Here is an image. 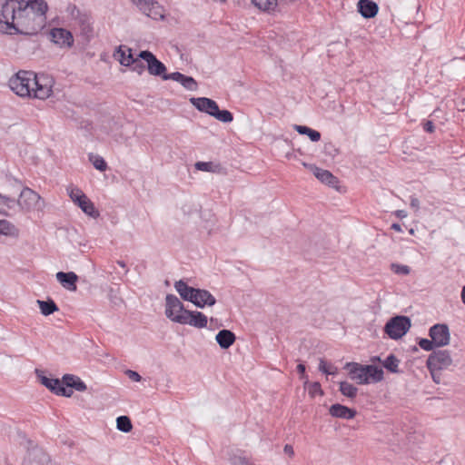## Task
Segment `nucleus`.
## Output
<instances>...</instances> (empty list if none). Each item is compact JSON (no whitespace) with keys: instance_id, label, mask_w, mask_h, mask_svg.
I'll return each mask as SVG.
<instances>
[{"instance_id":"39","label":"nucleus","mask_w":465,"mask_h":465,"mask_svg":"<svg viewBox=\"0 0 465 465\" xmlns=\"http://www.w3.org/2000/svg\"><path fill=\"white\" fill-rule=\"evenodd\" d=\"M391 271L396 274L408 275L411 272V269L408 265L391 263Z\"/></svg>"},{"instance_id":"34","label":"nucleus","mask_w":465,"mask_h":465,"mask_svg":"<svg viewBox=\"0 0 465 465\" xmlns=\"http://www.w3.org/2000/svg\"><path fill=\"white\" fill-rule=\"evenodd\" d=\"M252 3L262 11H272L277 6V0H252Z\"/></svg>"},{"instance_id":"13","label":"nucleus","mask_w":465,"mask_h":465,"mask_svg":"<svg viewBox=\"0 0 465 465\" xmlns=\"http://www.w3.org/2000/svg\"><path fill=\"white\" fill-rule=\"evenodd\" d=\"M184 313V317L178 318L180 324H188L199 329L207 326L208 319L203 312L187 311Z\"/></svg>"},{"instance_id":"33","label":"nucleus","mask_w":465,"mask_h":465,"mask_svg":"<svg viewBox=\"0 0 465 465\" xmlns=\"http://www.w3.org/2000/svg\"><path fill=\"white\" fill-rule=\"evenodd\" d=\"M116 428L123 432H130L133 429V424L128 416H120L116 419Z\"/></svg>"},{"instance_id":"45","label":"nucleus","mask_w":465,"mask_h":465,"mask_svg":"<svg viewBox=\"0 0 465 465\" xmlns=\"http://www.w3.org/2000/svg\"><path fill=\"white\" fill-rule=\"evenodd\" d=\"M213 163L211 162H197L195 168L199 171L210 172L212 170Z\"/></svg>"},{"instance_id":"31","label":"nucleus","mask_w":465,"mask_h":465,"mask_svg":"<svg viewBox=\"0 0 465 465\" xmlns=\"http://www.w3.org/2000/svg\"><path fill=\"white\" fill-rule=\"evenodd\" d=\"M294 129L300 134H305L308 135V137L312 142H318L321 139V134L313 129H311L308 126L305 125H294Z\"/></svg>"},{"instance_id":"55","label":"nucleus","mask_w":465,"mask_h":465,"mask_svg":"<svg viewBox=\"0 0 465 465\" xmlns=\"http://www.w3.org/2000/svg\"><path fill=\"white\" fill-rule=\"evenodd\" d=\"M460 297H461L462 302L465 304V285L463 286V288L461 290Z\"/></svg>"},{"instance_id":"29","label":"nucleus","mask_w":465,"mask_h":465,"mask_svg":"<svg viewBox=\"0 0 465 465\" xmlns=\"http://www.w3.org/2000/svg\"><path fill=\"white\" fill-rule=\"evenodd\" d=\"M0 234L17 238L19 236V230L9 221L0 220Z\"/></svg>"},{"instance_id":"23","label":"nucleus","mask_w":465,"mask_h":465,"mask_svg":"<svg viewBox=\"0 0 465 465\" xmlns=\"http://www.w3.org/2000/svg\"><path fill=\"white\" fill-rule=\"evenodd\" d=\"M62 383L66 389H74L77 391H84L87 388L85 383L79 377L73 374L64 375Z\"/></svg>"},{"instance_id":"58","label":"nucleus","mask_w":465,"mask_h":465,"mask_svg":"<svg viewBox=\"0 0 465 465\" xmlns=\"http://www.w3.org/2000/svg\"><path fill=\"white\" fill-rule=\"evenodd\" d=\"M328 146L331 147L332 145H331V143L326 144L325 149H327Z\"/></svg>"},{"instance_id":"56","label":"nucleus","mask_w":465,"mask_h":465,"mask_svg":"<svg viewBox=\"0 0 465 465\" xmlns=\"http://www.w3.org/2000/svg\"><path fill=\"white\" fill-rule=\"evenodd\" d=\"M117 264H118L119 266H121L122 268H124V269H125V268H126V264H125V262H123V261H117Z\"/></svg>"},{"instance_id":"5","label":"nucleus","mask_w":465,"mask_h":465,"mask_svg":"<svg viewBox=\"0 0 465 465\" xmlns=\"http://www.w3.org/2000/svg\"><path fill=\"white\" fill-rule=\"evenodd\" d=\"M411 326V320L407 316L392 317L384 327V331L393 340H398L404 336Z\"/></svg>"},{"instance_id":"10","label":"nucleus","mask_w":465,"mask_h":465,"mask_svg":"<svg viewBox=\"0 0 465 465\" xmlns=\"http://www.w3.org/2000/svg\"><path fill=\"white\" fill-rule=\"evenodd\" d=\"M134 4L147 16L158 20L164 18V10L158 2L153 0H132Z\"/></svg>"},{"instance_id":"12","label":"nucleus","mask_w":465,"mask_h":465,"mask_svg":"<svg viewBox=\"0 0 465 465\" xmlns=\"http://www.w3.org/2000/svg\"><path fill=\"white\" fill-rule=\"evenodd\" d=\"M429 335L436 347H443L450 343V335L446 324L437 323L430 327Z\"/></svg>"},{"instance_id":"1","label":"nucleus","mask_w":465,"mask_h":465,"mask_svg":"<svg viewBox=\"0 0 465 465\" xmlns=\"http://www.w3.org/2000/svg\"><path fill=\"white\" fill-rule=\"evenodd\" d=\"M47 4L44 0H6L0 13V32L33 35L46 23Z\"/></svg>"},{"instance_id":"20","label":"nucleus","mask_w":465,"mask_h":465,"mask_svg":"<svg viewBox=\"0 0 465 465\" xmlns=\"http://www.w3.org/2000/svg\"><path fill=\"white\" fill-rule=\"evenodd\" d=\"M359 13L364 18H372L374 17L378 11V5L371 0H360L357 4Z\"/></svg>"},{"instance_id":"27","label":"nucleus","mask_w":465,"mask_h":465,"mask_svg":"<svg viewBox=\"0 0 465 465\" xmlns=\"http://www.w3.org/2000/svg\"><path fill=\"white\" fill-rule=\"evenodd\" d=\"M28 459L39 465H45L50 461L49 456L37 446H33L28 450Z\"/></svg>"},{"instance_id":"4","label":"nucleus","mask_w":465,"mask_h":465,"mask_svg":"<svg viewBox=\"0 0 465 465\" xmlns=\"http://www.w3.org/2000/svg\"><path fill=\"white\" fill-rule=\"evenodd\" d=\"M54 80L45 74H35L33 81L32 97L45 100L51 96L53 93Z\"/></svg>"},{"instance_id":"6","label":"nucleus","mask_w":465,"mask_h":465,"mask_svg":"<svg viewBox=\"0 0 465 465\" xmlns=\"http://www.w3.org/2000/svg\"><path fill=\"white\" fill-rule=\"evenodd\" d=\"M68 194L71 200L79 207L81 210L89 216L96 217L98 213L95 210L94 203L88 199V197L77 187L70 186L67 188Z\"/></svg>"},{"instance_id":"16","label":"nucleus","mask_w":465,"mask_h":465,"mask_svg":"<svg viewBox=\"0 0 465 465\" xmlns=\"http://www.w3.org/2000/svg\"><path fill=\"white\" fill-rule=\"evenodd\" d=\"M41 382L57 395L71 397L73 394V390L66 389L58 379H51L43 376L41 378Z\"/></svg>"},{"instance_id":"18","label":"nucleus","mask_w":465,"mask_h":465,"mask_svg":"<svg viewBox=\"0 0 465 465\" xmlns=\"http://www.w3.org/2000/svg\"><path fill=\"white\" fill-rule=\"evenodd\" d=\"M346 368L349 370V375L351 380L359 384H367L368 379L364 371V365L359 363H347Z\"/></svg>"},{"instance_id":"32","label":"nucleus","mask_w":465,"mask_h":465,"mask_svg":"<svg viewBox=\"0 0 465 465\" xmlns=\"http://www.w3.org/2000/svg\"><path fill=\"white\" fill-rule=\"evenodd\" d=\"M399 359L394 354H390L382 362L384 368L392 373H398L399 371Z\"/></svg>"},{"instance_id":"24","label":"nucleus","mask_w":465,"mask_h":465,"mask_svg":"<svg viewBox=\"0 0 465 465\" xmlns=\"http://www.w3.org/2000/svg\"><path fill=\"white\" fill-rule=\"evenodd\" d=\"M174 288L180 294L181 298L184 301L192 302L194 297L196 289L190 287L183 280H179L174 282Z\"/></svg>"},{"instance_id":"28","label":"nucleus","mask_w":465,"mask_h":465,"mask_svg":"<svg viewBox=\"0 0 465 465\" xmlns=\"http://www.w3.org/2000/svg\"><path fill=\"white\" fill-rule=\"evenodd\" d=\"M364 371L368 379V383L378 382L383 379V371L374 365H364Z\"/></svg>"},{"instance_id":"26","label":"nucleus","mask_w":465,"mask_h":465,"mask_svg":"<svg viewBox=\"0 0 465 465\" xmlns=\"http://www.w3.org/2000/svg\"><path fill=\"white\" fill-rule=\"evenodd\" d=\"M235 339L236 337L234 333L229 330L220 331L215 337L217 343L222 349H228L231 347L235 341Z\"/></svg>"},{"instance_id":"11","label":"nucleus","mask_w":465,"mask_h":465,"mask_svg":"<svg viewBox=\"0 0 465 465\" xmlns=\"http://www.w3.org/2000/svg\"><path fill=\"white\" fill-rule=\"evenodd\" d=\"M139 57L147 63V70L150 74L163 78L166 72V66L152 52L148 50L141 51Z\"/></svg>"},{"instance_id":"52","label":"nucleus","mask_w":465,"mask_h":465,"mask_svg":"<svg viewBox=\"0 0 465 465\" xmlns=\"http://www.w3.org/2000/svg\"><path fill=\"white\" fill-rule=\"evenodd\" d=\"M297 371L302 375L301 378L303 379L304 378V373H305V366H304V364H302V363L298 364Z\"/></svg>"},{"instance_id":"14","label":"nucleus","mask_w":465,"mask_h":465,"mask_svg":"<svg viewBox=\"0 0 465 465\" xmlns=\"http://www.w3.org/2000/svg\"><path fill=\"white\" fill-rule=\"evenodd\" d=\"M302 165L312 171L315 177L322 183L331 187L337 186L338 179L330 171L321 169L311 163H302Z\"/></svg>"},{"instance_id":"15","label":"nucleus","mask_w":465,"mask_h":465,"mask_svg":"<svg viewBox=\"0 0 465 465\" xmlns=\"http://www.w3.org/2000/svg\"><path fill=\"white\" fill-rule=\"evenodd\" d=\"M51 40L61 47H71L74 37L70 31L64 28H54L50 31Z\"/></svg>"},{"instance_id":"30","label":"nucleus","mask_w":465,"mask_h":465,"mask_svg":"<svg viewBox=\"0 0 465 465\" xmlns=\"http://www.w3.org/2000/svg\"><path fill=\"white\" fill-rule=\"evenodd\" d=\"M36 302L40 308L41 313L45 316L51 315L59 310L58 306L51 299L47 301L37 300Z\"/></svg>"},{"instance_id":"47","label":"nucleus","mask_w":465,"mask_h":465,"mask_svg":"<svg viewBox=\"0 0 465 465\" xmlns=\"http://www.w3.org/2000/svg\"><path fill=\"white\" fill-rule=\"evenodd\" d=\"M434 128H435L434 124L431 121H427L423 124L424 131H426L428 133H432L434 131Z\"/></svg>"},{"instance_id":"7","label":"nucleus","mask_w":465,"mask_h":465,"mask_svg":"<svg viewBox=\"0 0 465 465\" xmlns=\"http://www.w3.org/2000/svg\"><path fill=\"white\" fill-rule=\"evenodd\" d=\"M452 363V359L449 351L439 350L433 351L427 359V367L430 372L440 371L447 369Z\"/></svg>"},{"instance_id":"50","label":"nucleus","mask_w":465,"mask_h":465,"mask_svg":"<svg viewBox=\"0 0 465 465\" xmlns=\"http://www.w3.org/2000/svg\"><path fill=\"white\" fill-rule=\"evenodd\" d=\"M0 199H3V200H4V203H5V204H7L8 206H11V205H10V203H15V199H12V198L7 197V196H2L1 194H0Z\"/></svg>"},{"instance_id":"40","label":"nucleus","mask_w":465,"mask_h":465,"mask_svg":"<svg viewBox=\"0 0 465 465\" xmlns=\"http://www.w3.org/2000/svg\"><path fill=\"white\" fill-rule=\"evenodd\" d=\"M141 60L142 59L139 57V55L136 58L134 57V63H132L130 65L132 71L137 73L138 74H142L145 70V66Z\"/></svg>"},{"instance_id":"19","label":"nucleus","mask_w":465,"mask_h":465,"mask_svg":"<svg viewBox=\"0 0 465 465\" xmlns=\"http://www.w3.org/2000/svg\"><path fill=\"white\" fill-rule=\"evenodd\" d=\"M329 413L335 418L351 420L356 416L357 412L354 409H351L344 405L336 403L330 407Z\"/></svg>"},{"instance_id":"22","label":"nucleus","mask_w":465,"mask_h":465,"mask_svg":"<svg viewBox=\"0 0 465 465\" xmlns=\"http://www.w3.org/2000/svg\"><path fill=\"white\" fill-rule=\"evenodd\" d=\"M114 57L124 66H130L134 63L132 49L126 45H120L114 52Z\"/></svg>"},{"instance_id":"46","label":"nucleus","mask_w":465,"mask_h":465,"mask_svg":"<svg viewBox=\"0 0 465 465\" xmlns=\"http://www.w3.org/2000/svg\"><path fill=\"white\" fill-rule=\"evenodd\" d=\"M125 373L128 376V378L134 381L138 382L142 380L141 375L134 371L127 370Z\"/></svg>"},{"instance_id":"51","label":"nucleus","mask_w":465,"mask_h":465,"mask_svg":"<svg viewBox=\"0 0 465 465\" xmlns=\"http://www.w3.org/2000/svg\"><path fill=\"white\" fill-rule=\"evenodd\" d=\"M430 374H431V377H432L433 381H434L436 383H440V371L430 372Z\"/></svg>"},{"instance_id":"3","label":"nucleus","mask_w":465,"mask_h":465,"mask_svg":"<svg viewBox=\"0 0 465 465\" xmlns=\"http://www.w3.org/2000/svg\"><path fill=\"white\" fill-rule=\"evenodd\" d=\"M35 73L31 71H19L9 80L11 90L21 97H32L33 81Z\"/></svg>"},{"instance_id":"36","label":"nucleus","mask_w":465,"mask_h":465,"mask_svg":"<svg viewBox=\"0 0 465 465\" xmlns=\"http://www.w3.org/2000/svg\"><path fill=\"white\" fill-rule=\"evenodd\" d=\"M89 161L93 163L94 167L98 171L104 172L107 169V164L105 161L100 155L89 153Z\"/></svg>"},{"instance_id":"8","label":"nucleus","mask_w":465,"mask_h":465,"mask_svg":"<svg viewBox=\"0 0 465 465\" xmlns=\"http://www.w3.org/2000/svg\"><path fill=\"white\" fill-rule=\"evenodd\" d=\"M17 203L22 209L27 211L41 209L44 205L41 196L28 187L22 190Z\"/></svg>"},{"instance_id":"35","label":"nucleus","mask_w":465,"mask_h":465,"mask_svg":"<svg viewBox=\"0 0 465 465\" xmlns=\"http://www.w3.org/2000/svg\"><path fill=\"white\" fill-rule=\"evenodd\" d=\"M357 388L347 382V381H341L340 382V391L341 392L342 395L348 397V398H354L357 394Z\"/></svg>"},{"instance_id":"2","label":"nucleus","mask_w":465,"mask_h":465,"mask_svg":"<svg viewBox=\"0 0 465 465\" xmlns=\"http://www.w3.org/2000/svg\"><path fill=\"white\" fill-rule=\"evenodd\" d=\"M190 103L200 112L208 114L223 123H231L233 120L232 114L228 110H220L217 103L206 97H192Z\"/></svg>"},{"instance_id":"38","label":"nucleus","mask_w":465,"mask_h":465,"mask_svg":"<svg viewBox=\"0 0 465 465\" xmlns=\"http://www.w3.org/2000/svg\"><path fill=\"white\" fill-rule=\"evenodd\" d=\"M185 89L190 91H196L198 84L192 76L184 75L180 83Z\"/></svg>"},{"instance_id":"48","label":"nucleus","mask_w":465,"mask_h":465,"mask_svg":"<svg viewBox=\"0 0 465 465\" xmlns=\"http://www.w3.org/2000/svg\"><path fill=\"white\" fill-rule=\"evenodd\" d=\"M283 451L285 454L289 455L290 457H293L294 450L292 445L286 444L283 448Z\"/></svg>"},{"instance_id":"53","label":"nucleus","mask_w":465,"mask_h":465,"mask_svg":"<svg viewBox=\"0 0 465 465\" xmlns=\"http://www.w3.org/2000/svg\"><path fill=\"white\" fill-rule=\"evenodd\" d=\"M391 228L392 230L396 231V232H401L402 231L401 226L399 223H392Z\"/></svg>"},{"instance_id":"37","label":"nucleus","mask_w":465,"mask_h":465,"mask_svg":"<svg viewBox=\"0 0 465 465\" xmlns=\"http://www.w3.org/2000/svg\"><path fill=\"white\" fill-rule=\"evenodd\" d=\"M229 461L231 465H253V463L241 453H233L230 456Z\"/></svg>"},{"instance_id":"49","label":"nucleus","mask_w":465,"mask_h":465,"mask_svg":"<svg viewBox=\"0 0 465 465\" xmlns=\"http://www.w3.org/2000/svg\"><path fill=\"white\" fill-rule=\"evenodd\" d=\"M411 206L412 208H414L415 210H418V209H419V207H420V201H419L417 198L412 197V198L411 199Z\"/></svg>"},{"instance_id":"9","label":"nucleus","mask_w":465,"mask_h":465,"mask_svg":"<svg viewBox=\"0 0 465 465\" xmlns=\"http://www.w3.org/2000/svg\"><path fill=\"white\" fill-rule=\"evenodd\" d=\"M185 310L183 302L173 294L165 297V316L173 322L179 323L178 318L184 317Z\"/></svg>"},{"instance_id":"43","label":"nucleus","mask_w":465,"mask_h":465,"mask_svg":"<svg viewBox=\"0 0 465 465\" xmlns=\"http://www.w3.org/2000/svg\"><path fill=\"white\" fill-rule=\"evenodd\" d=\"M184 74H181L180 72H173V73H171V74H164V75H163V80H173V81H176L178 83H181V81L183 80Z\"/></svg>"},{"instance_id":"25","label":"nucleus","mask_w":465,"mask_h":465,"mask_svg":"<svg viewBox=\"0 0 465 465\" xmlns=\"http://www.w3.org/2000/svg\"><path fill=\"white\" fill-rule=\"evenodd\" d=\"M73 16L80 26L82 34L87 35L93 32L91 17L88 15L82 14L79 10H76V15L73 12Z\"/></svg>"},{"instance_id":"42","label":"nucleus","mask_w":465,"mask_h":465,"mask_svg":"<svg viewBox=\"0 0 465 465\" xmlns=\"http://www.w3.org/2000/svg\"><path fill=\"white\" fill-rule=\"evenodd\" d=\"M419 345L421 349H423L424 351H431L433 350L434 347H436V345L434 344L433 341L430 339V340H428V339H425V338H422L419 341Z\"/></svg>"},{"instance_id":"44","label":"nucleus","mask_w":465,"mask_h":465,"mask_svg":"<svg viewBox=\"0 0 465 465\" xmlns=\"http://www.w3.org/2000/svg\"><path fill=\"white\" fill-rule=\"evenodd\" d=\"M323 391L321 388V384L319 382H313L310 385V388H309V394L312 395V397L315 396L316 394H322Z\"/></svg>"},{"instance_id":"57","label":"nucleus","mask_w":465,"mask_h":465,"mask_svg":"<svg viewBox=\"0 0 465 465\" xmlns=\"http://www.w3.org/2000/svg\"><path fill=\"white\" fill-rule=\"evenodd\" d=\"M371 361L374 362V361H381V360H380V358H379V357H374V358H372V360H371Z\"/></svg>"},{"instance_id":"21","label":"nucleus","mask_w":465,"mask_h":465,"mask_svg":"<svg viewBox=\"0 0 465 465\" xmlns=\"http://www.w3.org/2000/svg\"><path fill=\"white\" fill-rule=\"evenodd\" d=\"M56 279L65 289L69 291H76L78 276L74 272H59L56 273Z\"/></svg>"},{"instance_id":"17","label":"nucleus","mask_w":465,"mask_h":465,"mask_svg":"<svg viewBox=\"0 0 465 465\" xmlns=\"http://www.w3.org/2000/svg\"><path fill=\"white\" fill-rule=\"evenodd\" d=\"M191 302H193L195 306L199 308H203L206 305H214L216 302V299L209 291L196 289L194 297L193 298V301Z\"/></svg>"},{"instance_id":"54","label":"nucleus","mask_w":465,"mask_h":465,"mask_svg":"<svg viewBox=\"0 0 465 465\" xmlns=\"http://www.w3.org/2000/svg\"><path fill=\"white\" fill-rule=\"evenodd\" d=\"M396 214H397V216H398V217H400V218H405V217L407 216L406 212H405V211H403V210H399V211H397V212H396Z\"/></svg>"},{"instance_id":"41","label":"nucleus","mask_w":465,"mask_h":465,"mask_svg":"<svg viewBox=\"0 0 465 465\" xmlns=\"http://www.w3.org/2000/svg\"><path fill=\"white\" fill-rule=\"evenodd\" d=\"M319 370L328 375H334L337 372L336 367L332 365L327 366L326 362L322 359L320 361Z\"/></svg>"}]
</instances>
